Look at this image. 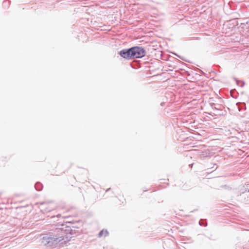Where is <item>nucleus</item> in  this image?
I'll use <instances>...</instances> for the list:
<instances>
[{
	"label": "nucleus",
	"instance_id": "obj_13",
	"mask_svg": "<svg viewBox=\"0 0 249 249\" xmlns=\"http://www.w3.org/2000/svg\"><path fill=\"white\" fill-rule=\"evenodd\" d=\"M163 104H164L163 103H162L161 104V106L163 105Z\"/></svg>",
	"mask_w": 249,
	"mask_h": 249
},
{
	"label": "nucleus",
	"instance_id": "obj_2",
	"mask_svg": "<svg viewBox=\"0 0 249 249\" xmlns=\"http://www.w3.org/2000/svg\"><path fill=\"white\" fill-rule=\"evenodd\" d=\"M133 58H142L145 55L146 52L144 48L139 46L131 47Z\"/></svg>",
	"mask_w": 249,
	"mask_h": 249
},
{
	"label": "nucleus",
	"instance_id": "obj_12",
	"mask_svg": "<svg viewBox=\"0 0 249 249\" xmlns=\"http://www.w3.org/2000/svg\"><path fill=\"white\" fill-rule=\"evenodd\" d=\"M247 24L249 25V21H247Z\"/></svg>",
	"mask_w": 249,
	"mask_h": 249
},
{
	"label": "nucleus",
	"instance_id": "obj_9",
	"mask_svg": "<svg viewBox=\"0 0 249 249\" xmlns=\"http://www.w3.org/2000/svg\"><path fill=\"white\" fill-rule=\"evenodd\" d=\"M199 224L200 226H203L204 227H206L207 226V224H206V221L204 220H203V219H201L199 221Z\"/></svg>",
	"mask_w": 249,
	"mask_h": 249
},
{
	"label": "nucleus",
	"instance_id": "obj_11",
	"mask_svg": "<svg viewBox=\"0 0 249 249\" xmlns=\"http://www.w3.org/2000/svg\"><path fill=\"white\" fill-rule=\"evenodd\" d=\"M110 190V188H109L107 189V190H106V192H107V191H109Z\"/></svg>",
	"mask_w": 249,
	"mask_h": 249
},
{
	"label": "nucleus",
	"instance_id": "obj_1",
	"mask_svg": "<svg viewBox=\"0 0 249 249\" xmlns=\"http://www.w3.org/2000/svg\"><path fill=\"white\" fill-rule=\"evenodd\" d=\"M74 231L72 228L66 224L58 225L57 227L50 232V235L43 236L41 243L47 247H56V245L65 238H68V234L72 235Z\"/></svg>",
	"mask_w": 249,
	"mask_h": 249
},
{
	"label": "nucleus",
	"instance_id": "obj_3",
	"mask_svg": "<svg viewBox=\"0 0 249 249\" xmlns=\"http://www.w3.org/2000/svg\"><path fill=\"white\" fill-rule=\"evenodd\" d=\"M119 54L121 57L128 60L130 58H133L131 47L121 50L119 52Z\"/></svg>",
	"mask_w": 249,
	"mask_h": 249
},
{
	"label": "nucleus",
	"instance_id": "obj_15",
	"mask_svg": "<svg viewBox=\"0 0 249 249\" xmlns=\"http://www.w3.org/2000/svg\"><path fill=\"white\" fill-rule=\"evenodd\" d=\"M125 22H127V20L124 21V23H125Z\"/></svg>",
	"mask_w": 249,
	"mask_h": 249
},
{
	"label": "nucleus",
	"instance_id": "obj_14",
	"mask_svg": "<svg viewBox=\"0 0 249 249\" xmlns=\"http://www.w3.org/2000/svg\"><path fill=\"white\" fill-rule=\"evenodd\" d=\"M60 216V214H59V215H57V217H58V216Z\"/></svg>",
	"mask_w": 249,
	"mask_h": 249
},
{
	"label": "nucleus",
	"instance_id": "obj_8",
	"mask_svg": "<svg viewBox=\"0 0 249 249\" xmlns=\"http://www.w3.org/2000/svg\"><path fill=\"white\" fill-rule=\"evenodd\" d=\"M236 83L241 87H243L245 85V82L242 81H240L236 79Z\"/></svg>",
	"mask_w": 249,
	"mask_h": 249
},
{
	"label": "nucleus",
	"instance_id": "obj_7",
	"mask_svg": "<svg viewBox=\"0 0 249 249\" xmlns=\"http://www.w3.org/2000/svg\"><path fill=\"white\" fill-rule=\"evenodd\" d=\"M108 234V232L107 230H103L99 232V233H98V237H101L103 235H104V236L106 237Z\"/></svg>",
	"mask_w": 249,
	"mask_h": 249
},
{
	"label": "nucleus",
	"instance_id": "obj_6",
	"mask_svg": "<svg viewBox=\"0 0 249 249\" xmlns=\"http://www.w3.org/2000/svg\"><path fill=\"white\" fill-rule=\"evenodd\" d=\"M35 188L38 191H41L43 188V185L40 182H36L35 185Z\"/></svg>",
	"mask_w": 249,
	"mask_h": 249
},
{
	"label": "nucleus",
	"instance_id": "obj_16",
	"mask_svg": "<svg viewBox=\"0 0 249 249\" xmlns=\"http://www.w3.org/2000/svg\"><path fill=\"white\" fill-rule=\"evenodd\" d=\"M248 231H249V230Z\"/></svg>",
	"mask_w": 249,
	"mask_h": 249
},
{
	"label": "nucleus",
	"instance_id": "obj_5",
	"mask_svg": "<svg viewBox=\"0 0 249 249\" xmlns=\"http://www.w3.org/2000/svg\"><path fill=\"white\" fill-rule=\"evenodd\" d=\"M236 106H237L238 110L239 111L246 109V104L245 103L238 102L236 103Z\"/></svg>",
	"mask_w": 249,
	"mask_h": 249
},
{
	"label": "nucleus",
	"instance_id": "obj_4",
	"mask_svg": "<svg viewBox=\"0 0 249 249\" xmlns=\"http://www.w3.org/2000/svg\"><path fill=\"white\" fill-rule=\"evenodd\" d=\"M108 19L109 22H111V23L118 24L121 23V21H124V19L121 18V17H107Z\"/></svg>",
	"mask_w": 249,
	"mask_h": 249
},
{
	"label": "nucleus",
	"instance_id": "obj_10",
	"mask_svg": "<svg viewBox=\"0 0 249 249\" xmlns=\"http://www.w3.org/2000/svg\"><path fill=\"white\" fill-rule=\"evenodd\" d=\"M210 105L211 107H212L213 110H219V108L218 107H216V105L214 103H211Z\"/></svg>",
	"mask_w": 249,
	"mask_h": 249
}]
</instances>
